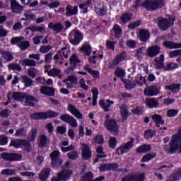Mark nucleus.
<instances>
[{
  "label": "nucleus",
  "mask_w": 181,
  "mask_h": 181,
  "mask_svg": "<svg viewBox=\"0 0 181 181\" xmlns=\"http://www.w3.org/2000/svg\"><path fill=\"white\" fill-rule=\"evenodd\" d=\"M179 149L181 152V133L173 135L170 142V148H168L166 152L169 155H173Z\"/></svg>",
  "instance_id": "obj_2"
},
{
  "label": "nucleus",
  "mask_w": 181,
  "mask_h": 181,
  "mask_svg": "<svg viewBox=\"0 0 181 181\" xmlns=\"http://www.w3.org/2000/svg\"><path fill=\"white\" fill-rule=\"evenodd\" d=\"M177 114H179V110L177 109H170L167 111V117H169L170 118L176 117Z\"/></svg>",
  "instance_id": "obj_53"
},
{
  "label": "nucleus",
  "mask_w": 181,
  "mask_h": 181,
  "mask_svg": "<svg viewBox=\"0 0 181 181\" xmlns=\"http://www.w3.org/2000/svg\"><path fill=\"white\" fill-rule=\"evenodd\" d=\"M142 24V21L140 20L134 21L133 23H131L128 25L129 29H136V28H139L141 25Z\"/></svg>",
  "instance_id": "obj_56"
},
{
  "label": "nucleus",
  "mask_w": 181,
  "mask_h": 181,
  "mask_svg": "<svg viewBox=\"0 0 181 181\" xmlns=\"http://www.w3.org/2000/svg\"><path fill=\"white\" fill-rule=\"evenodd\" d=\"M68 111L72 114V115H74L76 118L78 119H83V114L80 112V110L77 109L75 106H74L72 104H69L68 105Z\"/></svg>",
  "instance_id": "obj_23"
},
{
  "label": "nucleus",
  "mask_w": 181,
  "mask_h": 181,
  "mask_svg": "<svg viewBox=\"0 0 181 181\" xmlns=\"http://www.w3.org/2000/svg\"><path fill=\"white\" fill-rule=\"evenodd\" d=\"M95 11L99 16H105L107 15V7L104 5L98 4L95 6Z\"/></svg>",
  "instance_id": "obj_35"
},
{
  "label": "nucleus",
  "mask_w": 181,
  "mask_h": 181,
  "mask_svg": "<svg viewBox=\"0 0 181 181\" xmlns=\"http://www.w3.org/2000/svg\"><path fill=\"white\" fill-rule=\"evenodd\" d=\"M83 70L90 74L93 78H95L96 80H98L100 78V71L97 70H93L91 68H90L89 64H86L83 66Z\"/></svg>",
  "instance_id": "obj_27"
},
{
  "label": "nucleus",
  "mask_w": 181,
  "mask_h": 181,
  "mask_svg": "<svg viewBox=\"0 0 181 181\" xmlns=\"http://www.w3.org/2000/svg\"><path fill=\"white\" fill-rule=\"evenodd\" d=\"M115 43L116 42L107 40L106 41V47L108 50H115Z\"/></svg>",
  "instance_id": "obj_62"
},
{
  "label": "nucleus",
  "mask_w": 181,
  "mask_h": 181,
  "mask_svg": "<svg viewBox=\"0 0 181 181\" xmlns=\"http://www.w3.org/2000/svg\"><path fill=\"white\" fill-rule=\"evenodd\" d=\"M24 98L25 99L26 104H28V105L30 107H35L34 103H38L39 101L36 97L33 96L32 95H28V93H26Z\"/></svg>",
  "instance_id": "obj_36"
},
{
  "label": "nucleus",
  "mask_w": 181,
  "mask_h": 181,
  "mask_svg": "<svg viewBox=\"0 0 181 181\" xmlns=\"http://www.w3.org/2000/svg\"><path fill=\"white\" fill-rule=\"evenodd\" d=\"M93 177H94V174L92 172H88V173H86L81 177V180L83 181H90V180H92L91 179H93Z\"/></svg>",
  "instance_id": "obj_52"
},
{
  "label": "nucleus",
  "mask_w": 181,
  "mask_h": 181,
  "mask_svg": "<svg viewBox=\"0 0 181 181\" xmlns=\"http://www.w3.org/2000/svg\"><path fill=\"white\" fill-rule=\"evenodd\" d=\"M163 46L166 49H181V43L175 42L173 41L165 40L163 42Z\"/></svg>",
  "instance_id": "obj_26"
},
{
  "label": "nucleus",
  "mask_w": 181,
  "mask_h": 181,
  "mask_svg": "<svg viewBox=\"0 0 181 181\" xmlns=\"http://www.w3.org/2000/svg\"><path fill=\"white\" fill-rule=\"evenodd\" d=\"M48 28L52 29L54 32H56L57 34L62 33L63 29H64V25L62 22H57L56 23H53V22H49L48 23Z\"/></svg>",
  "instance_id": "obj_19"
},
{
  "label": "nucleus",
  "mask_w": 181,
  "mask_h": 181,
  "mask_svg": "<svg viewBox=\"0 0 181 181\" xmlns=\"http://www.w3.org/2000/svg\"><path fill=\"white\" fill-rule=\"evenodd\" d=\"M91 6V0H86L85 3L79 4V9L83 14L88 13V8Z\"/></svg>",
  "instance_id": "obj_39"
},
{
  "label": "nucleus",
  "mask_w": 181,
  "mask_h": 181,
  "mask_svg": "<svg viewBox=\"0 0 181 181\" xmlns=\"http://www.w3.org/2000/svg\"><path fill=\"white\" fill-rule=\"evenodd\" d=\"M67 47H63L60 50L58 51L61 57H64V59H69V52H67Z\"/></svg>",
  "instance_id": "obj_55"
},
{
  "label": "nucleus",
  "mask_w": 181,
  "mask_h": 181,
  "mask_svg": "<svg viewBox=\"0 0 181 181\" xmlns=\"http://www.w3.org/2000/svg\"><path fill=\"white\" fill-rule=\"evenodd\" d=\"M178 56H181V49H175L170 52L169 57L170 59H173V57H177Z\"/></svg>",
  "instance_id": "obj_63"
},
{
  "label": "nucleus",
  "mask_w": 181,
  "mask_h": 181,
  "mask_svg": "<svg viewBox=\"0 0 181 181\" xmlns=\"http://www.w3.org/2000/svg\"><path fill=\"white\" fill-rule=\"evenodd\" d=\"M81 149L82 151L81 158L83 160H90L93 157V151H91V146L87 144H82Z\"/></svg>",
  "instance_id": "obj_10"
},
{
  "label": "nucleus",
  "mask_w": 181,
  "mask_h": 181,
  "mask_svg": "<svg viewBox=\"0 0 181 181\" xmlns=\"http://www.w3.org/2000/svg\"><path fill=\"white\" fill-rule=\"evenodd\" d=\"M69 62L71 66L65 70L66 74H70L71 71H74V69L77 67V64L81 63V61L78 59V56H77V54H73L69 58Z\"/></svg>",
  "instance_id": "obj_13"
},
{
  "label": "nucleus",
  "mask_w": 181,
  "mask_h": 181,
  "mask_svg": "<svg viewBox=\"0 0 181 181\" xmlns=\"http://www.w3.org/2000/svg\"><path fill=\"white\" fill-rule=\"evenodd\" d=\"M175 17L169 16V18H163L158 20V26L162 32H166L169 28L175 25Z\"/></svg>",
  "instance_id": "obj_5"
},
{
  "label": "nucleus",
  "mask_w": 181,
  "mask_h": 181,
  "mask_svg": "<svg viewBox=\"0 0 181 181\" xmlns=\"http://www.w3.org/2000/svg\"><path fill=\"white\" fill-rule=\"evenodd\" d=\"M11 8L13 13H21L22 11H23V6H21L16 0H12L11 1Z\"/></svg>",
  "instance_id": "obj_24"
},
{
  "label": "nucleus",
  "mask_w": 181,
  "mask_h": 181,
  "mask_svg": "<svg viewBox=\"0 0 181 181\" xmlns=\"http://www.w3.org/2000/svg\"><path fill=\"white\" fill-rule=\"evenodd\" d=\"M41 94L48 97H54V88L49 86H42L40 88Z\"/></svg>",
  "instance_id": "obj_28"
},
{
  "label": "nucleus",
  "mask_w": 181,
  "mask_h": 181,
  "mask_svg": "<svg viewBox=\"0 0 181 181\" xmlns=\"http://www.w3.org/2000/svg\"><path fill=\"white\" fill-rule=\"evenodd\" d=\"M120 110V115L122 117V119L123 121H127L128 119V117L129 115H131V113L128 111V105L127 104L123 103L121 106L119 107Z\"/></svg>",
  "instance_id": "obj_21"
},
{
  "label": "nucleus",
  "mask_w": 181,
  "mask_h": 181,
  "mask_svg": "<svg viewBox=\"0 0 181 181\" xmlns=\"http://www.w3.org/2000/svg\"><path fill=\"white\" fill-rule=\"evenodd\" d=\"M177 67H179L177 64L169 62L165 67V71H170V70H175V69H177Z\"/></svg>",
  "instance_id": "obj_49"
},
{
  "label": "nucleus",
  "mask_w": 181,
  "mask_h": 181,
  "mask_svg": "<svg viewBox=\"0 0 181 181\" xmlns=\"http://www.w3.org/2000/svg\"><path fill=\"white\" fill-rule=\"evenodd\" d=\"M111 104H114V100H110V99H107L106 101L104 100L99 101V105L105 112H108V111H110L109 108L111 107Z\"/></svg>",
  "instance_id": "obj_30"
},
{
  "label": "nucleus",
  "mask_w": 181,
  "mask_h": 181,
  "mask_svg": "<svg viewBox=\"0 0 181 181\" xmlns=\"http://www.w3.org/2000/svg\"><path fill=\"white\" fill-rule=\"evenodd\" d=\"M119 165H118V163H108V168H109V172H117V169Z\"/></svg>",
  "instance_id": "obj_61"
},
{
  "label": "nucleus",
  "mask_w": 181,
  "mask_h": 181,
  "mask_svg": "<svg viewBox=\"0 0 181 181\" xmlns=\"http://www.w3.org/2000/svg\"><path fill=\"white\" fill-rule=\"evenodd\" d=\"M145 174L144 173H139L138 175H134L133 173H129L123 178L121 181H144Z\"/></svg>",
  "instance_id": "obj_15"
},
{
  "label": "nucleus",
  "mask_w": 181,
  "mask_h": 181,
  "mask_svg": "<svg viewBox=\"0 0 181 181\" xmlns=\"http://www.w3.org/2000/svg\"><path fill=\"white\" fill-rule=\"evenodd\" d=\"M83 39L84 36L80 30L74 29L69 34L68 40L73 46H78Z\"/></svg>",
  "instance_id": "obj_4"
},
{
  "label": "nucleus",
  "mask_w": 181,
  "mask_h": 181,
  "mask_svg": "<svg viewBox=\"0 0 181 181\" xmlns=\"http://www.w3.org/2000/svg\"><path fill=\"white\" fill-rule=\"evenodd\" d=\"M21 81L25 84V87H30L33 85V81L26 75L21 76Z\"/></svg>",
  "instance_id": "obj_45"
},
{
  "label": "nucleus",
  "mask_w": 181,
  "mask_h": 181,
  "mask_svg": "<svg viewBox=\"0 0 181 181\" xmlns=\"http://www.w3.org/2000/svg\"><path fill=\"white\" fill-rule=\"evenodd\" d=\"M105 127L109 132H114L115 134H119V126L115 119H105Z\"/></svg>",
  "instance_id": "obj_7"
},
{
  "label": "nucleus",
  "mask_w": 181,
  "mask_h": 181,
  "mask_svg": "<svg viewBox=\"0 0 181 181\" xmlns=\"http://www.w3.org/2000/svg\"><path fill=\"white\" fill-rule=\"evenodd\" d=\"M28 75L29 77H31V78H35V77H36V69L30 67L28 70Z\"/></svg>",
  "instance_id": "obj_64"
},
{
  "label": "nucleus",
  "mask_w": 181,
  "mask_h": 181,
  "mask_svg": "<svg viewBox=\"0 0 181 181\" xmlns=\"http://www.w3.org/2000/svg\"><path fill=\"white\" fill-rule=\"evenodd\" d=\"M66 16H73V15H77V13L78 12V8L77 6L73 7L71 5H68L66 7Z\"/></svg>",
  "instance_id": "obj_34"
},
{
  "label": "nucleus",
  "mask_w": 181,
  "mask_h": 181,
  "mask_svg": "<svg viewBox=\"0 0 181 181\" xmlns=\"http://www.w3.org/2000/svg\"><path fill=\"white\" fill-rule=\"evenodd\" d=\"M112 30L114 32V36L115 39H119L121 36L122 35V28H121V26L115 23L113 25Z\"/></svg>",
  "instance_id": "obj_38"
},
{
  "label": "nucleus",
  "mask_w": 181,
  "mask_h": 181,
  "mask_svg": "<svg viewBox=\"0 0 181 181\" xmlns=\"http://www.w3.org/2000/svg\"><path fill=\"white\" fill-rule=\"evenodd\" d=\"M49 138L46 134H40L39 136L38 146L39 148H47V144H49Z\"/></svg>",
  "instance_id": "obj_29"
},
{
  "label": "nucleus",
  "mask_w": 181,
  "mask_h": 181,
  "mask_svg": "<svg viewBox=\"0 0 181 181\" xmlns=\"http://www.w3.org/2000/svg\"><path fill=\"white\" fill-rule=\"evenodd\" d=\"M118 142L117 141V138L112 136L109 139V148L111 149H115L117 148Z\"/></svg>",
  "instance_id": "obj_50"
},
{
  "label": "nucleus",
  "mask_w": 181,
  "mask_h": 181,
  "mask_svg": "<svg viewBox=\"0 0 181 181\" xmlns=\"http://www.w3.org/2000/svg\"><path fill=\"white\" fill-rule=\"evenodd\" d=\"M57 117H59V112L48 110L47 112H34L30 115V119L40 121L41 119H49V118H57Z\"/></svg>",
  "instance_id": "obj_3"
},
{
  "label": "nucleus",
  "mask_w": 181,
  "mask_h": 181,
  "mask_svg": "<svg viewBox=\"0 0 181 181\" xmlns=\"http://www.w3.org/2000/svg\"><path fill=\"white\" fill-rule=\"evenodd\" d=\"M45 73H47V75L49 77H58V78H62L63 77V76L60 74L62 73V70L56 68H52L50 70L45 69Z\"/></svg>",
  "instance_id": "obj_25"
},
{
  "label": "nucleus",
  "mask_w": 181,
  "mask_h": 181,
  "mask_svg": "<svg viewBox=\"0 0 181 181\" xmlns=\"http://www.w3.org/2000/svg\"><path fill=\"white\" fill-rule=\"evenodd\" d=\"M21 37H13L11 40V45H18V47L21 49V50H26L29 46H30V44L29 43V41H21Z\"/></svg>",
  "instance_id": "obj_14"
},
{
  "label": "nucleus",
  "mask_w": 181,
  "mask_h": 181,
  "mask_svg": "<svg viewBox=\"0 0 181 181\" xmlns=\"http://www.w3.org/2000/svg\"><path fill=\"white\" fill-rule=\"evenodd\" d=\"M154 63H158L156 69H163L165 70L166 67V66H165V55L162 54L158 58H155Z\"/></svg>",
  "instance_id": "obj_32"
},
{
  "label": "nucleus",
  "mask_w": 181,
  "mask_h": 181,
  "mask_svg": "<svg viewBox=\"0 0 181 181\" xmlns=\"http://www.w3.org/2000/svg\"><path fill=\"white\" fill-rule=\"evenodd\" d=\"M49 176H50V168H45L43 171H41L39 175L40 180L46 181Z\"/></svg>",
  "instance_id": "obj_42"
},
{
  "label": "nucleus",
  "mask_w": 181,
  "mask_h": 181,
  "mask_svg": "<svg viewBox=\"0 0 181 181\" xmlns=\"http://www.w3.org/2000/svg\"><path fill=\"white\" fill-rule=\"evenodd\" d=\"M9 146H13L16 149H19V148H22L23 146L29 148L30 147V142L25 139H16L11 140Z\"/></svg>",
  "instance_id": "obj_11"
},
{
  "label": "nucleus",
  "mask_w": 181,
  "mask_h": 181,
  "mask_svg": "<svg viewBox=\"0 0 181 181\" xmlns=\"http://www.w3.org/2000/svg\"><path fill=\"white\" fill-rule=\"evenodd\" d=\"M139 37L141 42H148L151 37V32L146 29H141L139 31Z\"/></svg>",
  "instance_id": "obj_22"
},
{
  "label": "nucleus",
  "mask_w": 181,
  "mask_h": 181,
  "mask_svg": "<svg viewBox=\"0 0 181 181\" xmlns=\"http://www.w3.org/2000/svg\"><path fill=\"white\" fill-rule=\"evenodd\" d=\"M181 84L180 83H173L166 86V90L169 91H175V90H180Z\"/></svg>",
  "instance_id": "obj_51"
},
{
  "label": "nucleus",
  "mask_w": 181,
  "mask_h": 181,
  "mask_svg": "<svg viewBox=\"0 0 181 181\" xmlns=\"http://www.w3.org/2000/svg\"><path fill=\"white\" fill-rule=\"evenodd\" d=\"M67 156L71 160H76V159H78V152L76 151H71L67 154Z\"/></svg>",
  "instance_id": "obj_57"
},
{
  "label": "nucleus",
  "mask_w": 181,
  "mask_h": 181,
  "mask_svg": "<svg viewBox=\"0 0 181 181\" xmlns=\"http://www.w3.org/2000/svg\"><path fill=\"white\" fill-rule=\"evenodd\" d=\"M59 118L61 121L66 122V124H69V125H71V127H73L74 128H76L78 125L77 120H76V119H74L73 116L69 114L62 115Z\"/></svg>",
  "instance_id": "obj_17"
},
{
  "label": "nucleus",
  "mask_w": 181,
  "mask_h": 181,
  "mask_svg": "<svg viewBox=\"0 0 181 181\" xmlns=\"http://www.w3.org/2000/svg\"><path fill=\"white\" fill-rule=\"evenodd\" d=\"M60 156V152L58 151H54L50 153L51 164L52 168H59L63 165V160L59 158Z\"/></svg>",
  "instance_id": "obj_12"
},
{
  "label": "nucleus",
  "mask_w": 181,
  "mask_h": 181,
  "mask_svg": "<svg viewBox=\"0 0 181 181\" xmlns=\"http://www.w3.org/2000/svg\"><path fill=\"white\" fill-rule=\"evenodd\" d=\"M134 146V139H132L131 141H127L125 144H122L121 146L116 148L115 153L116 155L122 156L124 153H128L131 148Z\"/></svg>",
  "instance_id": "obj_8"
},
{
  "label": "nucleus",
  "mask_w": 181,
  "mask_h": 181,
  "mask_svg": "<svg viewBox=\"0 0 181 181\" xmlns=\"http://www.w3.org/2000/svg\"><path fill=\"white\" fill-rule=\"evenodd\" d=\"M160 91L157 86H149L144 89V95L146 97H155L158 95Z\"/></svg>",
  "instance_id": "obj_16"
},
{
  "label": "nucleus",
  "mask_w": 181,
  "mask_h": 181,
  "mask_svg": "<svg viewBox=\"0 0 181 181\" xmlns=\"http://www.w3.org/2000/svg\"><path fill=\"white\" fill-rule=\"evenodd\" d=\"M81 52H82V53H85L86 56H91L93 47L88 44L84 45L81 47Z\"/></svg>",
  "instance_id": "obj_43"
},
{
  "label": "nucleus",
  "mask_w": 181,
  "mask_h": 181,
  "mask_svg": "<svg viewBox=\"0 0 181 181\" xmlns=\"http://www.w3.org/2000/svg\"><path fill=\"white\" fill-rule=\"evenodd\" d=\"M71 173H73V172L70 170H62L57 174L58 179H60V180H69L70 176H71Z\"/></svg>",
  "instance_id": "obj_33"
},
{
  "label": "nucleus",
  "mask_w": 181,
  "mask_h": 181,
  "mask_svg": "<svg viewBox=\"0 0 181 181\" xmlns=\"http://www.w3.org/2000/svg\"><path fill=\"white\" fill-rule=\"evenodd\" d=\"M36 135H37V129H32L29 134V137L30 138V141H31V142L36 141Z\"/></svg>",
  "instance_id": "obj_60"
},
{
  "label": "nucleus",
  "mask_w": 181,
  "mask_h": 181,
  "mask_svg": "<svg viewBox=\"0 0 181 181\" xmlns=\"http://www.w3.org/2000/svg\"><path fill=\"white\" fill-rule=\"evenodd\" d=\"M115 74L116 77L122 78V77H125V71L121 68H117L116 71H115Z\"/></svg>",
  "instance_id": "obj_58"
},
{
  "label": "nucleus",
  "mask_w": 181,
  "mask_h": 181,
  "mask_svg": "<svg viewBox=\"0 0 181 181\" xmlns=\"http://www.w3.org/2000/svg\"><path fill=\"white\" fill-rule=\"evenodd\" d=\"M141 0H136L132 6L134 9H138L140 6L145 8L148 11H158L165 6V0H146L141 4Z\"/></svg>",
  "instance_id": "obj_1"
},
{
  "label": "nucleus",
  "mask_w": 181,
  "mask_h": 181,
  "mask_svg": "<svg viewBox=\"0 0 181 181\" xmlns=\"http://www.w3.org/2000/svg\"><path fill=\"white\" fill-rule=\"evenodd\" d=\"M152 119L155 122L156 127L159 128L160 125H165V120L162 119L160 115L155 114L152 116Z\"/></svg>",
  "instance_id": "obj_37"
},
{
  "label": "nucleus",
  "mask_w": 181,
  "mask_h": 181,
  "mask_svg": "<svg viewBox=\"0 0 181 181\" xmlns=\"http://www.w3.org/2000/svg\"><path fill=\"white\" fill-rule=\"evenodd\" d=\"M127 59V51H122L120 54H118L112 62L108 64V69H115L117 66L119 65L121 62H124Z\"/></svg>",
  "instance_id": "obj_9"
},
{
  "label": "nucleus",
  "mask_w": 181,
  "mask_h": 181,
  "mask_svg": "<svg viewBox=\"0 0 181 181\" xmlns=\"http://www.w3.org/2000/svg\"><path fill=\"white\" fill-rule=\"evenodd\" d=\"M22 66H28V67H35L36 61L30 59H24L19 62Z\"/></svg>",
  "instance_id": "obj_41"
},
{
  "label": "nucleus",
  "mask_w": 181,
  "mask_h": 181,
  "mask_svg": "<svg viewBox=\"0 0 181 181\" xmlns=\"http://www.w3.org/2000/svg\"><path fill=\"white\" fill-rule=\"evenodd\" d=\"M1 54L6 62H11L13 59V55L9 51H3Z\"/></svg>",
  "instance_id": "obj_47"
},
{
  "label": "nucleus",
  "mask_w": 181,
  "mask_h": 181,
  "mask_svg": "<svg viewBox=\"0 0 181 181\" xmlns=\"http://www.w3.org/2000/svg\"><path fill=\"white\" fill-rule=\"evenodd\" d=\"M132 19V13H124L120 17V20L123 23H128Z\"/></svg>",
  "instance_id": "obj_46"
},
{
  "label": "nucleus",
  "mask_w": 181,
  "mask_h": 181,
  "mask_svg": "<svg viewBox=\"0 0 181 181\" xmlns=\"http://www.w3.org/2000/svg\"><path fill=\"white\" fill-rule=\"evenodd\" d=\"M159 53H160V47L159 45H153L147 49V55L151 59L156 57Z\"/></svg>",
  "instance_id": "obj_20"
},
{
  "label": "nucleus",
  "mask_w": 181,
  "mask_h": 181,
  "mask_svg": "<svg viewBox=\"0 0 181 181\" xmlns=\"http://www.w3.org/2000/svg\"><path fill=\"white\" fill-rule=\"evenodd\" d=\"M1 158L4 159V160H8L9 162H21L23 156L17 153L4 152L1 153Z\"/></svg>",
  "instance_id": "obj_6"
},
{
  "label": "nucleus",
  "mask_w": 181,
  "mask_h": 181,
  "mask_svg": "<svg viewBox=\"0 0 181 181\" xmlns=\"http://www.w3.org/2000/svg\"><path fill=\"white\" fill-rule=\"evenodd\" d=\"M69 81H70L72 84H77L78 79L74 76H69L63 81V83H67Z\"/></svg>",
  "instance_id": "obj_54"
},
{
  "label": "nucleus",
  "mask_w": 181,
  "mask_h": 181,
  "mask_svg": "<svg viewBox=\"0 0 181 181\" xmlns=\"http://www.w3.org/2000/svg\"><path fill=\"white\" fill-rule=\"evenodd\" d=\"M156 156H158V153L155 151L148 153L142 157L141 162H149V160L155 159Z\"/></svg>",
  "instance_id": "obj_40"
},
{
  "label": "nucleus",
  "mask_w": 181,
  "mask_h": 181,
  "mask_svg": "<svg viewBox=\"0 0 181 181\" xmlns=\"http://www.w3.org/2000/svg\"><path fill=\"white\" fill-rule=\"evenodd\" d=\"M8 67L10 70H16V71H21L22 70V67L19 64H10L8 65Z\"/></svg>",
  "instance_id": "obj_59"
},
{
  "label": "nucleus",
  "mask_w": 181,
  "mask_h": 181,
  "mask_svg": "<svg viewBox=\"0 0 181 181\" xmlns=\"http://www.w3.org/2000/svg\"><path fill=\"white\" fill-rule=\"evenodd\" d=\"M26 97V93L22 92H14L12 95V98L16 101H22Z\"/></svg>",
  "instance_id": "obj_44"
},
{
  "label": "nucleus",
  "mask_w": 181,
  "mask_h": 181,
  "mask_svg": "<svg viewBox=\"0 0 181 181\" xmlns=\"http://www.w3.org/2000/svg\"><path fill=\"white\" fill-rule=\"evenodd\" d=\"M159 98H146L145 104L146 106L149 108L150 110H152L153 108H158L159 107Z\"/></svg>",
  "instance_id": "obj_18"
},
{
  "label": "nucleus",
  "mask_w": 181,
  "mask_h": 181,
  "mask_svg": "<svg viewBox=\"0 0 181 181\" xmlns=\"http://www.w3.org/2000/svg\"><path fill=\"white\" fill-rule=\"evenodd\" d=\"M152 151V146L151 144H143L136 148V153H146Z\"/></svg>",
  "instance_id": "obj_31"
},
{
  "label": "nucleus",
  "mask_w": 181,
  "mask_h": 181,
  "mask_svg": "<svg viewBox=\"0 0 181 181\" xmlns=\"http://www.w3.org/2000/svg\"><path fill=\"white\" fill-rule=\"evenodd\" d=\"M96 152L98 153L96 155L98 158H107V154L104 153V148L103 146H99L98 147H97Z\"/></svg>",
  "instance_id": "obj_48"
}]
</instances>
